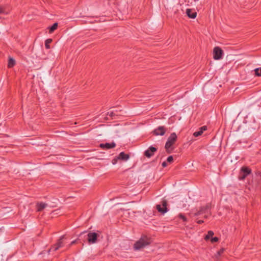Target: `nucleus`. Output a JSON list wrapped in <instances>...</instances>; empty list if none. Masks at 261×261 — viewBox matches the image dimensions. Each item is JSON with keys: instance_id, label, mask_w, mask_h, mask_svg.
<instances>
[{"instance_id": "obj_1", "label": "nucleus", "mask_w": 261, "mask_h": 261, "mask_svg": "<svg viewBox=\"0 0 261 261\" xmlns=\"http://www.w3.org/2000/svg\"><path fill=\"white\" fill-rule=\"evenodd\" d=\"M152 242L151 239L146 236L143 235L136 241L134 245V248L135 250H138L150 245Z\"/></svg>"}, {"instance_id": "obj_2", "label": "nucleus", "mask_w": 261, "mask_h": 261, "mask_svg": "<svg viewBox=\"0 0 261 261\" xmlns=\"http://www.w3.org/2000/svg\"><path fill=\"white\" fill-rule=\"evenodd\" d=\"M177 137L175 133H172L168 137L165 145V148L168 153H171L174 149L172 145L175 144Z\"/></svg>"}, {"instance_id": "obj_3", "label": "nucleus", "mask_w": 261, "mask_h": 261, "mask_svg": "<svg viewBox=\"0 0 261 261\" xmlns=\"http://www.w3.org/2000/svg\"><path fill=\"white\" fill-rule=\"evenodd\" d=\"M251 173V169L247 166H243L240 170L238 178L240 180H243Z\"/></svg>"}, {"instance_id": "obj_4", "label": "nucleus", "mask_w": 261, "mask_h": 261, "mask_svg": "<svg viewBox=\"0 0 261 261\" xmlns=\"http://www.w3.org/2000/svg\"><path fill=\"white\" fill-rule=\"evenodd\" d=\"M223 54V51L222 49L218 47H215L213 50V58L215 60H220L222 58V56Z\"/></svg>"}, {"instance_id": "obj_5", "label": "nucleus", "mask_w": 261, "mask_h": 261, "mask_svg": "<svg viewBox=\"0 0 261 261\" xmlns=\"http://www.w3.org/2000/svg\"><path fill=\"white\" fill-rule=\"evenodd\" d=\"M162 205H163V207H161V205H160V204H158L156 205V209L158 210V211L164 214L165 213H166V212H168V208L167 207V201H166V200H163L162 201Z\"/></svg>"}, {"instance_id": "obj_6", "label": "nucleus", "mask_w": 261, "mask_h": 261, "mask_svg": "<svg viewBox=\"0 0 261 261\" xmlns=\"http://www.w3.org/2000/svg\"><path fill=\"white\" fill-rule=\"evenodd\" d=\"M98 234L96 232H89L87 234V239L89 244H94L96 242Z\"/></svg>"}, {"instance_id": "obj_7", "label": "nucleus", "mask_w": 261, "mask_h": 261, "mask_svg": "<svg viewBox=\"0 0 261 261\" xmlns=\"http://www.w3.org/2000/svg\"><path fill=\"white\" fill-rule=\"evenodd\" d=\"M157 151V148L151 146L144 153V156L147 158H150L152 156L154 153Z\"/></svg>"}, {"instance_id": "obj_8", "label": "nucleus", "mask_w": 261, "mask_h": 261, "mask_svg": "<svg viewBox=\"0 0 261 261\" xmlns=\"http://www.w3.org/2000/svg\"><path fill=\"white\" fill-rule=\"evenodd\" d=\"M64 238V237L62 236L60 238V239L58 241L57 243L55 244L53 246H52L49 250H48V252L54 251H56L57 250H58L60 248H61L63 246V241L62 239Z\"/></svg>"}, {"instance_id": "obj_9", "label": "nucleus", "mask_w": 261, "mask_h": 261, "mask_svg": "<svg viewBox=\"0 0 261 261\" xmlns=\"http://www.w3.org/2000/svg\"><path fill=\"white\" fill-rule=\"evenodd\" d=\"M166 132V128L163 126H160L152 132L153 135L155 136H163Z\"/></svg>"}, {"instance_id": "obj_10", "label": "nucleus", "mask_w": 261, "mask_h": 261, "mask_svg": "<svg viewBox=\"0 0 261 261\" xmlns=\"http://www.w3.org/2000/svg\"><path fill=\"white\" fill-rule=\"evenodd\" d=\"M116 146V143L114 142L106 143H101L99 144V147L102 149H109L113 148Z\"/></svg>"}, {"instance_id": "obj_11", "label": "nucleus", "mask_w": 261, "mask_h": 261, "mask_svg": "<svg viewBox=\"0 0 261 261\" xmlns=\"http://www.w3.org/2000/svg\"><path fill=\"white\" fill-rule=\"evenodd\" d=\"M209 208H210V207L208 205H206L204 206H201L199 210L197 212H196L194 214V215L195 216H199V215L203 214H205L207 212V211L208 210Z\"/></svg>"}, {"instance_id": "obj_12", "label": "nucleus", "mask_w": 261, "mask_h": 261, "mask_svg": "<svg viewBox=\"0 0 261 261\" xmlns=\"http://www.w3.org/2000/svg\"><path fill=\"white\" fill-rule=\"evenodd\" d=\"M130 158V156L128 154H126L124 152H121L119 153L118 156H117V159L119 160H122L126 161L128 160Z\"/></svg>"}, {"instance_id": "obj_13", "label": "nucleus", "mask_w": 261, "mask_h": 261, "mask_svg": "<svg viewBox=\"0 0 261 261\" xmlns=\"http://www.w3.org/2000/svg\"><path fill=\"white\" fill-rule=\"evenodd\" d=\"M186 14L187 16L190 18H195L197 16V13L191 9H187L186 10Z\"/></svg>"}, {"instance_id": "obj_14", "label": "nucleus", "mask_w": 261, "mask_h": 261, "mask_svg": "<svg viewBox=\"0 0 261 261\" xmlns=\"http://www.w3.org/2000/svg\"><path fill=\"white\" fill-rule=\"evenodd\" d=\"M207 129L206 126H203L199 128V130L197 132H195L193 134V136L195 137L201 136L204 130Z\"/></svg>"}, {"instance_id": "obj_15", "label": "nucleus", "mask_w": 261, "mask_h": 261, "mask_svg": "<svg viewBox=\"0 0 261 261\" xmlns=\"http://www.w3.org/2000/svg\"><path fill=\"white\" fill-rule=\"evenodd\" d=\"M47 206V204L44 202H38L36 204L37 211L38 212H40L42 211L46 206Z\"/></svg>"}, {"instance_id": "obj_16", "label": "nucleus", "mask_w": 261, "mask_h": 261, "mask_svg": "<svg viewBox=\"0 0 261 261\" xmlns=\"http://www.w3.org/2000/svg\"><path fill=\"white\" fill-rule=\"evenodd\" d=\"M15 60L12 58H9L8 60V67L12 68L15 65Z\"/></svg>"}, {"instance_id": "obj_17", "label": "nucleus", "mask_w": 261, "mask_h": 261, "mask_svg": "<svg viewBox=\"0 0 261 261\" xmlns=\"http://www.w3.org/2000/svg\"><path fill=\"white\" fill-rule=\"evenodd\" d=\"M58 27V23L56 22L54 23L49 28V33L53 32L55 30L57 29Z\"/></svg>"}, {"instance_id": "obj_18", "label": "nucleus", "mask_w": 261, "mask_h": 261, "mask_svg": "<svg viewBox=\"0 0 261 261\" xmlns=\"http://www.w3.org/2000/svg\"><path fill=\"white\" fill-rule=\"evenodd\" d=\"M254 75L256 76H261V67L260 68H255L254 70Z\"/></svg>"}, {"instance_id": "obj_19", "label": "nucleus", "mask_w": 261, "mask_h": 261, "mask_svg": "<svg viewBox=\"0 0 261 261\" xmlns=\"http://www.w3.org/2000/svg\"><path fill=\"white\" fill-rule=\"evenodd\" d=\"M51 39H47L45 41V47L46 49L50 48L49 44L52 42Z\"/></svg>"}, {"instance_id": "obj_20", "label": "nucleus", "mask_w": 261, "mask_h": 261, "mask_svg": "<svg viewBox=\"0 0 261 261\" xmlns=\"http://www.w3.org/2000/svg\"><path fill=\"white\" fill-rule=\"evenodd\" d=\"M214 235V232L213 231L210 230L208 231L207 235L205 237V240H207L209 239L210 238H212Z\"/></svg>"}, {"instance_id": "obj_21", "label": "nucleus", "mask_w": 261, "mask_h": 261, "mask_svg": "<svg viewBox=\"0 0 261 261\" xmlns=\"http://www.w3.org/2000/svg\"><path fill=\"white\" fill-rule=\"evenodd\" d=\"M178 217L184 222H186L187 220V218L181 213L179 214Z\"/></svg>"}, {"instance_id": "obj_22", "label": "nucleus", "mask_w": 261, "mask_h": 261, "mask_svg": "<svg viewBox=\"0 0 261 261\" xmlns=\"http://www.w3.org/2000/svg\"><path fill=\"white\" fill-rule=\"evenodd\" d=\"M167 161L169 163H171L173 162V158L172 155H170V156H169L168 158H167Z\"/></svg>"}, {"instance_id": "obj_23", "label": "nucleus", "mask_w": 261, "mask_h": 261, "mask_svg": "<svg viewBox=\"0 0 261 261\" xmlns=\"http://www.w3.org/2000/svg\"><path fill=\"white\" fill-rule=\"evenodd\" d=\"M108 114L111 116V117H113L114 116H116V115H117V114L114 111H110V112H109L108 113Z\"/></svg>"}, {"instance_id": "obj_24", "label": "nucleus", "mask_w": 261, "mask_h": 261, "mask_svg": "<svg viewBox=\"0 0 261 261\" xmlns=\"http://www.w3.org/2000/svg\"><path fill=\"white\" fill-rule=\"evenodd\" d=\"M218 240H219L218 238V237H212V238H211V242H212V243H215V242H218Z\"/></svg>"}, {"instance_id": "obj_25", "label": "nucleus", "mask_w": 261, "mask_h": 261, "mask_svg": "<svg viewBox=\"0 0 261 261\" xmlns=\"http://www.w3.org/2000/svg\"><path fill=\"white\" fill-rule=\"evenodd\" d=\"M224 248H222L220 250H219L218 252H217V254L218 255H221L224 252Z\"/></svg>"}, {"instance_id": "obj_26", "label": "nucleus", "mask_w": 261, "mask_h": 261, "mask_svg": "<svg viewBox=\"0 0 261 261\" xmlns=\"http://www.w3.org/2000/svg\"><path fill=\"white\" fill-rule=\"evenodd\" d=\"M0 13L1 14H5V13H6L5 11L4 8L3 7H2V6H0Z\"/></svg>"}, {"instance_id": "obj_27", "label": "nucleus", "mask_w": 261, "mask_h": 261, "mask_svg": "<svg viewBox=\"0 0 261 261\" xmlns=\"http://www.w3.org/2000/svg\"><path fill=\"white\" fill-rule=\"evenodd\" d=\"M162 166L163 167H166L167 166V163L166 162H163L162 163Z\"/></svg>"}, {"instance_id": "obj_28", "label": "nucleus", "mask_w": 261, "mask_h": 261, "mask_svg": "<svg viewBox=\"0 0 261 261\" xmlns=\"http://www.w3.org/2000/svg\"><path fill=\"white\" fill-rule=\"evenodd\" d=\"M203 222H204V221H203V220H198V221H197V223L198 224H202V223H203Z\"/></svg>"}, {"instance_id": "obj_29", "label": "nucleus", "mask_w": 261, "mask_h": 261, "mask_svg": "<svg viewBox=\"0 0 261 261\" xmlns=\"http://www.w3.org/2000/svg\"><path fill=\"white\" fill-rule=\"evenodd\" d=\"M117 158L116 159H114L113 160H112V163L113 164H115L116 162H117Z\"/></svg>"}, {"instance_id": "obj_30", "label": "nucleus", "mask_w": 261, "mask_h": 261, "mask_svg": "<svg viewBox=\"0 0 261 261\" xmlns=\"http://www.w3.org/2000/svg\"><path fill=\"white\" fill-rule=\"evenodd\" d=\"M74 243H75V241H72V242L71 243L70 245H72V244H74Z\"/></svg>"}, {"instance_id": "obj_31", "label": "nucleus", "mask_w": 261, "mask_h": 261, "mask_svg": "<svg viewBox=\"0 0 261 261\" xmlns=\"http://www.w3.org/2000/svg\"><path fill=\"white\" fill-rule=\"evenodd\" d=\"M204 218H207V216H206V215H205V216H204Z\"/></svg>"}]
</instances>
